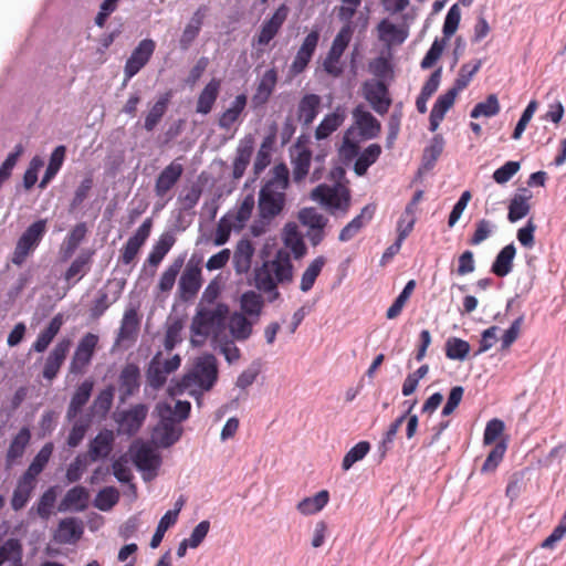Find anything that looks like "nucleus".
Segmentation results:
<instances>
[{
    "instance_id": "1",
    "label": "nucleus",
    "mask_w": 566,
    "mask_h": 566,
    "mask_svg": "<svg viewBox=\"0 0 566 566\" xmlns=\"http://www.w3.org/2000/svg\"><path fill=\"white\" fill-rule=\"evenodd\" d=\"M283 242L285 248L279 249L272 260L264 261L261 266L255 268L253 285L266 295V301L272 303L281 297L277 290L279 284H289L293 280V264L290 251L295 259L306 253L303 237L295 224H286L284 228Z\"/></svg>"
},
{
    "instance_id": "2",
    "label": "nucleus",
    "mask_w": 566,
    "mask_h": 566,
    "mask_svg": "<svg viewBox=\"0 0 566 566\" xmlns=\"http://www.w3.org/2000/svg\"><path fill=\"white\" fill-rule=\"evenodd\" d=\"M270 172V178L259 191L258 200L259 216L268 221L283 211L286 203V189L290 184V171L285 164L275 165Z\"/></svg>"
},
{
    "instance_id": "3",
    "label": "nucleus",
    "mask_w": 566,
    "mask_h": 566,
    "mask_svg": "<svg viewBox=\"0 0 566 566\" xmlns=\"http://www.w3.org/2000/svg\"><path fill=\"white\" fill-rule=\"evenodd\" d=\"M229 314V306L224 303H218L213 307L197 306L196 314L192 317L190 331L193 336H200L206 339L212 335L219 339L226 327V319Z\"/></svg>"
},
{
    "instance_id": "4",
    "label": "nucleus",
    "mask_w": 566,
    "mask_h": 566,
    "mask_svg": "<svg viewBox=\"0 0 566 566\" xmlns=\"http://www.w3.org/2000/svg\"><path fill=\"white\" fill-rule=\"evenodd\" d=\"M217 379V358L211 354H207L198 358L192 370L182 377L180 386L185 389L197 386L202 390H210Z\"/></svg>"
},
{
    "instance_id": "5",
    "label": "nucleus",
    "mask_w": 566,
    "mask_h": 566,
    "mask_svg": "<svg viewBox=\"0 0 566 566\" xmlns=\"http://www.w3.org/2000/svg\"><path fill=\"white\" fill-rule=\"evenodd\" d=\"M45 232V219H40L30 224L18 239L11 256V262L14 265L21 266L27 261V259L35 251V249L42 241Z\"/></svg>"
},
{
    "instance_id": "6",
    "label": "nucleus",
    "mask_w": 566,
    "mask_h": 566,
    "mask_svg": "<svg viewBox=\"0 0 566 566\" xmlns=\"http://www.w3.org/2000/svg\"><path fill=\"white\" fill-rule=\"evenodd\" d=\"M312 198L326 206L332 214L347 213L350 207V191L342 185H319L312 191Z\"/></svg>"
},
{
    "instance_id": "7",
    "label": "nucleus",
    "mask_w": 566,
    "mask_h": 566,
    "mask_svg": "<svg viewBox=\"0 0 566 566\" xmlns=\"http://www.w3.org/2000/svg\"><path fill=\"white\" fill-rule=\"evenodd\" d=\"M157 410L160 421L154 429L153 440L159 447L168 448L179 440L181 428L176 426L171 407L168 403L158 405Z\"/></svg>"
},
{
    "instance_id": "8",
    "label": "nucleus",
    "mask_w": 566,
    "mask_h": 566,
    "mask_svg": "<svg viewBox=\"0 0 566 566\" xmlns=\"http://www.w3.org/2000/svg\"><path fill=\"white\" fill-rule=\"evenodd\" d=\"M353 33V28L342 27L336 36L334 38L332 46L323 62L324 71L327 74L334 77H338L342 75L343 67L340 65V59L352 40Z\"/></svg>"
},
{
    "instance_id": "9",
    "label": "nucleus",
    "mask_w": 566,
    "mask_h": 566,
    "mask_svg": "<svg viewBox=\"0 0 566 566\" xmlns=\"http://www.w3.org/2000/svg\"><path fill=\"white\" fill-rule=\"evenodd\" d=\"M98 345V336L86 333L78 342L70 361L69 371L73 375H82L90 366Z\"/></svg>"
},
{
    "instance_id": "10",
    "label": "nucleus",
    "mask_w": 566,
    "mask_h": 566,
    "mask_svg": "<svg viewBox=\"0 0 566 566\" xmlns=\"http://www.w3.org/2000/svg\"><path fill=\"white\" fill-rule=\"evenodd\" d=\"M361 93L377 114L385 115L388 113L392 104V98L385 82L380 80H367L361 85Z\"/></svg>"
},
{
    "instance_id": "11",
    "label": "nucleus",
    "mask_w": 566,
    "mask_h": 566,
    "mask_svg": "<svg viewBox=\"0 0 566 566\" xmlns=\"http://www.w3.org/2000/svg\"><path fill=\"white\" fill-rule=\"evenodd\" d=\"M180 364L181 358L179 355H174L166 360L160 359V353L155 355L147 369V381L149 386L154 389L161 388L166 384L168 375L177 370Z\"/></svg>"
},
{
    "instance_id": "12",
    "label": "nucleus",
    "mask_w": 566,
    "mask_h": 566,
    "mask_svg": "<svg viewBox=\"0 0 566 566\" xmlns=\"http://www.w3.org/2000/svg\"><path fill=\"white\" fill-rule=\"evenodd\" d=\"M353 118L354 123L348 129H354V136L361 140H369L379 136L381 132L380 122L361 105L354 108Z\"/></svg>"
},
{
    "instance_id": "13",
    "label": "nucleus",
    "mask_w": 566,
    "mask_h": 566,
    "mask_svg": "<svg viewBox=\"0 0 566 566\" xmlns=\"http://www.w3.org/2000/svg\"><path fill=\"white\" fill-rule=\"evenodd\" d=\"M156 50L153 39H144L133 50L124 66L125 83L132 80L150 61Z\"/></svg>"
},
{
    "instance_id": "14",
    "label": "nucleus",
    "mask_w": 566,
    "mask_h": 566,
    "mask_svg": "<svg viewBox=\"0 0 566 566\" xmlns=\"http://www.w3.org/2000/svg\"><path fill=\"white\" fill-rule=\"evenodd\" d=\"M153 228V219L147 218L138 227L135 233L120 249L119 262L124 265L132 264L137 258L140 249L148 240Z\"/></svg>"
},
{
    "instance_id": "15",
    "label": "nucleus",
    "mask_w": 566,
    "mask_h": 566,
    "mask_svg": "<svg viewBox=\"0 0 566 566\" xmlns=\"http://www.w3.org/2000/svg\"><path fill=\"white\" fill-rule=\"evenodd\" d=\"M289 13V7L285 3L280 4L274 13L263 21L259 33L254 36V42L258 45H268L280 32Z\"/></svg>"
},
{
    "instance_id": "16",
    "label": "nucleus",
    "mask_w": 566,
    "mask_h": 566,
    "mask_svg": "<svg viewBox=\"0 0 566 566\" xmlns=\"http://www.w3.org/2000/svg\"><path fill=\"white\" fill-rule=\"evenodd\" d=\"M202 286V272L198 264L188 263L178 282L180 300L188 302L193 300Z\"/></svg>"
},
{
    "instance_id": "17",
    "label": "nucleus",
    "mask_w": 566,
    "mask_h": 566,
    "mask_svg": "<svg viewBox=\"0 0 566 566\" xmlns=\"http://www.w3.org/2000/svg\"><path fill=\"white\" fill-rule=\"evenodd\" d=\"M72 346V340L67 337L61 338L54 347L51 349L49 355L46 356L43 365L42 376L44 379L51 381L56 378L60 373L61 367L63 366L70 348Z\"/></svg>"
},
{
    "instance_id": "18",
    "label": "nucleus",
    "mask_w": 566,
    "mask_h": 566,
    "mask_svg": "<svg viewBox=\"0 0 566 566\" xmlns=\"http://www.w3.org/2000/svg\"><path fill=\"white\" fill-rule=\"evenodd\" d=\"M148 413V407L144 403L132 406L128 410L118 413L116 422L118 432L127 436L136 434L142 428Z\"/></svg>"
},
{
    "instance_id": "19",
    "label": "nucleus",
    "mask_w": 566,
    "mask_h": 566,
    "mask_svg": "<svg viewBox=\"0 0 566 566\" xmlns=\"http://www.w3.org/2000/svg\"><path fill=\"white\" fill-rule=\"evenodd\" d=\"M142 375L139 367L134 363L126 364L118 376V391L120 402H125L129 397L139 391Z\"/></svg>"
},
{
    "instance_id": "20",
    "label": "nucleus",
    "mask_w": 566,
    "mask_h": 566,
    "mask_svg": "<svg viewBox=\"0 0 566 566\" xmlns=\"http://www.w3.org/2000/svg\"><path fill=\"white\" fill-rule=\"evenodd\" d=\"M184 167L177 160L171 161L158 175L155 182V192L158 197H165L182 176Z\"/></svg>"
},
{
    "instance_id": "21",
    "label": "nucleus",
    "mask_w": 566,
    "mask_h": 566,
    "mask_svg": "<svg viewBox=\"0 0 566 566\" xmlns=\"http://www.w3.org/2000/svg\"><path fill=\"white\" fill-rule=\"evenodd\" d=\"M277 78L279 76L275 67H271L264 72L255 87L254 94L252 95V103L254 107H261L269 102L277 84Z\"/></svg>"
},
{
    "instance_id": "22",
    "label": "nucleus",
    "mask_w": 566,
    "mask_h": 566,
    "mask_svg": "<svg viewBox=\"0 0 566 566\" xmlns=\"http://www.w3.org/2000/svg\"><path fill=\"white\" fill-rule=\"evenodd\" d=\"M88 501L90 492L87 489L82 485H76L65 493L59 505V511L83 512L87 509Z\"/></svg>"
},
{
    "instance_id": "23",
    "label": "nucleus",
    "mask_w": 566,
    "mask_h": 566,
    "mask_svg": "<svg viewBox=\"0 0 566 566\" xmlns=\"http://www.w3.org/2000/svg\"><path fill=\"white\" fill-rule=\"evenodd\" d=\"M31 441V431L28 427H23L19 430V432L12 438L9 448L6 453V467L8 469L12 468L18 460H20L28 446Z\"/></svg>"
},
{
    "instance_id": "24",
    "label": "nucleus",
    "mask_w": 566,
    "mask_h": 566,
    "mask_svg": "<svg viewBox=\"0 0 566 566\" xmlns=\"http://www.w3.org/2000/svg\"><path fill=\"white\" fill-rule=\"evenodd\" d=\"M254 150V139L252 136H245L240 140L237 147L235 158L233 160L232 167V177L233 179H240L244 172L247 167L250 164L252 154Z\"/></svg>"
},
{
    "instance_id": "25",
    "label": "nucleus",
    "mask_w": 566,
    "mask_h": 566,
    "mask_svg": "<svg viewBox=\"0 0 566 566\" xmlns=\"http://www.w3.org/2000/svg\"><path fill=\"white\" fill-rule=\"evenodd\" d=\"M255 249L250 239L238 241L233 253V268L237 274H245L251 269Z\"/></svg>"
},
{
    "instance_id": "26",
    "label": "nucleus",
    "mask_w": 566,
    "mask_h": 566,
    "mask_svg": "<svg viewBox=\"0 0 566 566\" xmlns=\"http://www.w3.org/2000/svg\"><path fill=\"white\" fill-rule=\"evenodd\" d=\"M63 324L64 317L61 313L53 316L48 326L39 333L36 339L31 346V350L35 353H44L55 336L60 333Z\"/></svg>"
},
{
    "instance_id": "27",
    "label": "nucleus",
    "mask_w": 566,
    "mask_h": 566,
    "mask_svg": "<svg viewBox=\"0 0 566 566\" xmlns=\"http://www.w3.org/2000/svg\"><path fill=\"white\" fill-rule=\"evenodd\" d=\"M94 251H82L71 263L64 273L65 281L70 286L75 285L91 269Z\"/></svg>"
},
{
    "instance_id": "28",
    "label": "nucleus",
    "mask_w": 566,
    "mask_h": 566,
    "mask_svg": "<svg viewBox=\"0 0 566 566\" xmlns=\"http://www.w3.org/2000/svg\"><path fill=\"white\" fill-rule=\"evenodd\" d=\"M220 90H221V80L216 78V77L211 78L206 84V86L202 88V91L200 92V94L198 96L196 112L201 115L209 114L212 111V108L218 99Z\"/></svg>"
},
{
    "instance_id": "29",
    "label": "nucleus",
    "mask_w": 566,
    "mask_h": 566,
    "mask_svg": "<svg viewBox=\"0 0 566 566\" xmlns=\"http://www.w3.org/2000/svg\"><path fill=\"white\" fill-rule=\"evenodd\" d=\"M458 93L455 90L449 88L444 94L440 95L430 113V130L436 132L443 120L446 113L452 107L457 98Z\"/></svg>"
},
{
    "instance_id": "30",
    "label": "nucleus",
    "mask_w": 566,
    "mask_h": 566,
    "mask_svg": "<svg viewBox=\"0 0 566 566\" xmlns=\"http://www.w3.org/2000/svg\"><path fill=\"white\" fill-rule=\"evenodd\" d=\"M93 387L94 381L91 378L85 379L77 386L67 407L66 417L69 420L76 418L77 415L82 411V408L90 400Z\"/></svg>"
},
{
    "instance_id": "31",
    "label": "nucleus",
    "mask_w": 566,
    "mask_h": 566,
    "mask_svg": "<svg viewBox=\"0 0 566 566\" xmlns=\"http://www.w3.org/2000/svg\"><path fill=\"white\" fill-rule=\"evenodd\" d=\"M114 433L112 430L104 429L98 432V434L91 441L88 455L92 461H97L102 458H107L114 444Z\"/></svg>"
},
{
    "instance_id": "32",
    "label": "nucleus",
    "mask_w": 566,
    "mask_h": 566,
    "mask_svg": "<svg viewBox=\"0 0 566 566\" xmlns=\"http://www.w3.org/2000/svg\"><path fill=\"white\" fill-rule=\"evenodd\" d=\"M139 331V317L135 308H128L123 315L120 327L117 334L116 343L122 344L124 342L133 343L137 338Z\"/></svg>"
},
{
    "instance_id": "33",
    "label": "nucleus",
    "mask_w": 566,
    "mask_h": 566,
    "mask_svg": "<svg viewBox=\"0 0 566 566\" xmlns=\"http://www.w3.org/2000/svg\"><path fill=\"white\" fill-rule=\"evenodd\" d=\"M248 97L245 94H239L224 112L218 118V126L221 129L230 130L239 120L241 114L247 107Z\"/></svg>"
},
{
    "instance_id": "34",
    "label": "nucleus",
    "mask_w": 566,
    "mask_h": 566,
    "mask_svg": "<svg viewBox=\"0 0 566 566\" xmlns=\"http://www.w3.org/2000/svg\"><path fill=\"white\" fill-rule=\"evenodd\" d=\"M522 193H515L509 203L507 219L514 223L525 218L531 210L528 200L532 198V192L527 188L521 189Z\"/></svg>"
},
{
    "instance_id": "35",
    "label": "nucleus",
    "mask_w": 566,
    "mask_h": 566,
    "mask_svg": "<svg viewBox=\"0 0 566 566\" xmlns=\"http://www.w3.org/2000/svg\"><path fill=\"white\" fill-rule=\"evenodd\" d=\"M83 534L82 522L75 517H66L60 521L55 539L63 544L75 543Z\"/></svg>"
},
{
    "instance_id": "36",
    "label": "nucleus",
    "mask_w": 566,
    "mask_h": 566,
    "mask_svg": "<svg viewBox=\"0 0 566 566\" xmlns=\"http://www.w3.org/2000/svg\"><path fill=\"white\" fill-rule=\"evenodd\" d=\"M35 486L36 482L24 475L18 479L10 501L13 511L18 512L28 504Z\"/></svg>"
},
{
    "instance_id": "37",
    "label": "nucleus",
    "mask_w": 566,
    "mask_h": 566,
    "mask_svg": "<svg viewBox=\"0 0 566 566\" xmlns=\"http://www.w3.org/2000/svg\"><path fill=\"white\" fill-rule=\"evenodd\" d=\"M176 242V238L170 232H165L160 234L158 240L155 242V244L151 248V251L149 252L145 265L148 264L153 269H157V266L161 263L166 254L170 251V249L174 247Z\"/></svg>"
},
{
    "instance_id": "38",
    "label": "nucleus",
    "mask_w": 566,
    "mask_h": 566,
    "mask_svg": "<svg viewBox=\"0 0 566 566\" xmlns=\"http://www.w3.org/2000/svg\"><path fill=\"white\" fill-rule=\"evenodd\" d=\"M321 97L316 94H305L297 104V119L304 125L310 126L316 118L319 107Z\"/></svg>"
},
{
    "instance_id": "39",
    "label": "nucleus",
    "mask_w": 566,
    "mask_h": 566,
    "mask_svg": "<svg viewBox=\"0 0 566 566\" xmlns=\"http://www.w3.org/2000/svg\"><path fill=\"white\" fill-rule=\"evenodd\" d=\"M346 112L343 107L338 106L336 109L327 114L319 125L315 129V138L317 140L325 139L329 137L334 132H336L345 122Z\"/></svg>"
},
{
    "instance_id": "40",
    "label": "nucleus",
    "mask_w": 566,
    "mask_h": 566,
    "mask_svg": "<svg viewBox=\"0 0 566 566\" xmlns=\"http://www.w3.org/2000/svg\"><path fill=\"white\" fill-rule=\"evenodd\" d=\"M87 227L84 222H80L72 228L60 249L62 261H67L74 254L81 242L85 239Z\"/></svg>"
},
{
    "instance_id": "41",
    "label": "nucleus",
    "mask_w": 566,
    "mask_h": 566,
    "mask_svg": "<svg viewBox=\"0 0 566 566\" xmlns=\"http://www.w3.org/2000/svg\"><path fill=\"white\" fill-rule=\"evenodd\" d=\"M171 97L172 92L168 91L161 94L156 101V103L151 106L144 122V128L147 132H153L160 123L161 118L164 117L168 109V105L170 103Z\"/></svg>"
},
{
    "instance_id": "42",
    "label": "nucleus",
    "mask_w": 566,
    "mask_h": 566,
    "mask_svg": "<svg viewBox=\"0 0 566 566\" xmlns=\"http://www.w3.org/2000/svg\"><path fill=\"white\" fill-rule=\"evenodd\" d=\"M312 161V151L305 147H297L292 154V170L295 182H301L308 175Z\"/></svg>"
},
{
    "instance_id": "43",
    "label": "nucleus",
    "mask_w": 566,
    "mask_h": 566,
    "mask_svg": "<svg viewBox=\"0 0 566 566\" xmlns=\"http://www.w3.org/2000/svg\"><path fill=\"white\" fill-rule=\"evenodd\" d=\"M53 450L54 446L52 442L45 443L35 454L32 462L30 463V465L22 475L36 482L38 476L42 473V471L49 463Z\"/></svg>"
},
{
    "instance_id": "44",
    "label": "nucleus",
    "mask_w": 566,
    "mask_h": 566,
    "mask_svg": "<svg viewBox=\"0 0 566 566\" xmlns=\"http://www.w3.org/2000/svg\"><path fill=\"white\" fill-rule=\"evenodd\" d=\"M133 462L140 471H151L158 468L160 460L150 447L142 444L135 450Z\"/></svg>"
},
{
    "instance_id": "45",
    "label": "nucleus",
    "mask_w": 566,
    "mask_h": 566,
    "mask_svg": "<svg viewBox=\"0 0 566 566\" xmlns=\"http://www.w3.org/2000/svg\"><path fill=\"white\" fill-rule=\"evenodd\" d=\"M381 155V147L379 144H370L363 153H359L355 165L354 171L357 176H364L368 168L375 164Z\"/></svg>"
},
{
    "instance_id": "46",
    "label": "nucleus",
    "mask_w": 566,
    "mask_h": 566,
    "mask_svg": "<svg viewBox=\"0 0 566 566\" xmlns=\"http://www.w3.org/2000/svg\"><path fill=\"white\" fill-rule=\"evenodd\" d=\"M66 154V147L64 145L57 146L50 156V161L46 167L45 174L40 182V188H45L46 185L55 177L61 169Z\"/></svg>"
},
{
    "instance_id": "47",
    "label": "nucleus",
    "mask_w": 566,
    "mask_h": 566,
    "mask_svg": "<svg viewBox=\"0 0 566 566\" xmlns=\"http://www.w3.org/2000/svg\"><path fill=\"white\" fill-rule=\"evenodd\" d=\"M229 329L234 339L242 342L252 334V323L242 313H233L230 316Z\"/></svg>"
},
{
    "instance_id": "48",
    "label": "nucleus",
    "mask_w": 566,
    "mask_h": 566,
    "mask_svg": "<svg viewBox=\"0 0 566 566\" xmlns=\"http://www.w3.org/2000/svg\"><path fill=\"white\" fill-rule=\"evenodd\" d=\"M329 493L326 490H322L314 496L305 497L297 504V510L303 515H312L321 510L328 503Z\"/></svg>"
},
{
    "instance_id": "49",
    "label": "nucleus",
    "mask_w": 566,
    "mask_h": 566,
    "mask_svg": "<svg viewBox=\"0 0 566 566\" xmlns=\"http://www.w3.org/2000/svg\"><path fill=\"white\" fill-rule=\"evenodd\" d=\"M326 264V259L323 255H319L315 258L308 266L305 269V271L302 274L300 289L302 292H308L313 286L317 279V276L321 274L324 265Z\"/></svg>"
},
{
    "instance_id": "50",
    "label": "nucleus",
    "mask_w": 566,
    "mask_h": 566,
    "mask_svg": "<svg viewBox=\"0 0 566 566\" xmlns=\"http://www.w3.org/2000/svg\"><path fill=\"white\" fill-rule=\"evenodd\" d=\"M184 265V259L177 258L174 262L161 273L157 289L160 293H168L172 290L176 279Z\"/></svg>"
},
{
    "instance_id": "51",
    "label": "nucleus",
    "mask_w": 566,
    "mask_h": 566,
    "mask_svg": "<svg viewBox=\"0 0 566 566\" xmlns=\"http://www.w3.org/2000/svg\"><path fill=\"white\" fill-rule=\"evenodd\" d=\"M363 142L358 137L354 136V129H347L343 136V142L339 147V156L345 161L357 159L359 156V143Z\"/></svg>"
},
{
    "instance_id": "52",
    "label": "nucleus",
    "mask_w": 566,
    "mask_h": 566,
    "mask_svg": "<svg viewBox=\"0 0 566 566\" xmlns=\"http://www.w3.org/2000/svg\"><path fill=\"white\" fill-rule=\"evenodd\" d=\"M0 559L12 560L13 566H22V545L17 538H9L0 546Z\"/></svg>"
},
{
    "instance_id": "53",
    "label": "nucleus",
    "mask_w": 566,
    "mask_h": 566,
    "mask_svg": "<svg viewBox=\"0 0 566 566\" xmlns=\"http://www.w3.org/2000/svg\"><path fill=\"white\" fill-rule=\"evenodd\" d=\"M241 308L251 316H260L264 306V300L255 291H247L241 295Z\"/></svg>"
},
{
    "instance_id": "54",
    "label": "nucleus",
    "mask_w": 566,
    "mask_h": 566,
    "mask_svg": "<svg viewBox=\"0 0 566 566\" xmlns=\"http://www.w3.org/2000/svg\"><path fill=\"white\" fill-rule=\"evenodd\" d=\"M119 501V492L114 486H106L98 491L94 500V506L99 511L112 510Z\"/></svg>"
},
{
    "instance_id": "55",
    "label": "nucleus",
    "mask_w": 566,
    "mask_h": 566,
    "mask_svg": "<svg viewBox=\"0 0 566 566\" xmlns=\"http://www.w3.org/2000/svg\"><path fill=\"white\" fill-rule=\"evenodd\" d=\"M413 228V220L411 219L407 226L403 228V219H400L398 222V238L395 243L389 245L381 256V263L385 264L389 260H391L399 251L402 244V241L407 238L410 231Z\"/></svg>"
},
{
    "instance_id": "56",
    "label": "nucleus",
    "mask_w": 566,
    "mask_h": 566,
    "mask_svg": "<svg viewBox=\"0 0 566 566\" xmlns=\"http://www.w3.org/2000/svg\"><path fill=\"white\" fill-rule=\"evenodd\" d=\"M272 144L273 137L271 136L265 137L262 142L253 163V172L255 177H259L260 174L270 165Z\"/></svg>"
},
{
    "instance_id": "57",
    "label": "nucleus",
    "mask_w": 566,
    "mask_h": 566,
    "mask_svg": "<svg viewBox=\"0 0 566 566\" xmlns=\"http://www.w3.org/2000/svg\"><path fill=\"white\" fill-rule=\"evenodd\" d=\"M298 220L303 226L312 229H324L328 219L319 213L315 208H304L298 213Z\"/></svg>"
},
{
    "instance_id": "58",
    "label": "nucleus",
    "mask_w": 566,
    "mask_h": 566,
    "mask_svg": "<svg viewBox=\"0 0 566 566\" xmlns=\"http://www.w3.org/2000/svg\"><path fill=\"white\" fill-rule=\"evenodd\" d=\"M515 254L516 248L514 243L505 245L497 253V277H503L512 271Z\"/></svg>"
},
{
    "instance_id": "59",
    "label": "nucleus",
    "mask_w": 566,
    "mask_h": 566,
    "mask_svg": "<svg viewBox=\"0 0 566 566\" xmlns=\"http://www.w3.org/2000/svg\"><path fill=\"white\" fill-rule=\"evenodd\" d=\"M118 297L119 293L116 294L113 298H109L107 292L99 290L90 308L91 318L98 319L102 315H104L109 306L118 300Z\"/></svg>"
},
{
    "instance_id": "60",
    "label": "nucleus",
    "mask_w": 566,
    "mask_h": 566,
    "mask_svg": "<svg viewBox=\"0 0 566 566\" xmlns=\"http://www.w3.org/2000/svg\"><path fill=\"white\" fill-rule=\"evenodd\" d=\"M56 486H50L44 493L40 496L36 503V513L43 518L48 520L52 514V509L56 501Z\"/></svg>"
},
{
    "instance_id": "61",
    "label": "nucleus",
    "mask_w": 566,
    "mask_h": 566,
    "mask_svg": "<svg viewBox=\"0 0 566 566\" xmlns=\"http://www.w3.org/2000/svg\"><path fill=\"white\" fill-rule=\"evenodd\" d=\"M416 286V282L413 280H410L401 291V293L397 296V298L394 301V303L390 305V307L387 310L386 316L389 319H394L398 317L410 297L411 293L413 292Z\"/></svg>"
},
{
    "instance_id": "62",
    "label": "nucleus",
    "mask_w": 566,
    "mask_h": 566,
    "mask_svg": "<svg viewBox=\"0 0 566 566\" xmlns=\"http://www.w3.org/2000/svg\"><path fill=\"white\" fill-rule=\"evenodd\" d=\"M114 387L107 386L101 390L93 402V410L95 413L106 416L111 410L114 400Z\"/></svg>"
},
{
    "instance_id": "63",
    "label": "nucleus",
    "mask_w": 566,
    "mask_h": 566,
    "mask_svg": "<svg viewBox=\"0 0 566 566\" xmlns=\"http://www.w3.org/2000/svg\"><path fill=\"white\" fill-rule=\"evenodd\" d=\"M370 450V444L367 441H360L355 444L344 457L342 462V468L347 471L349 470L357 461H360L366 457V454Z\"/></svg>"
},
{
    "instance_id": "64",
    "label": "nucleus",
    "mask_w": 566,
    "mask_h": 566,
    "mask_svg": "<svg viewBox=\"0 0 566 566\" xmlns=\"http://www.w3.org/2000/svg\"><path fill=\"white\" fill-rule=\"evenodd\" d=\"M469 350L470 345L463 339L452 337L449 338L446 343V356L449 359L462 360L468 356Z\"/></svg>"
}]
</instances>
